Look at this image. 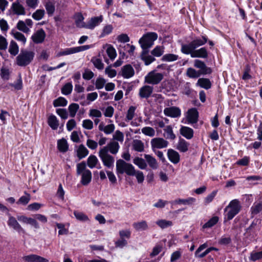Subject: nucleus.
<instances>
[{"label":"nucleus","mask_w":262,"mask_h":262,"mask_svg":"<svg viewBox=\"0 0 262 262\" xmlns=\"http://www.w3.org/2000/svg\"><path fill=\"white\" fill-rule=\"evenodd\" d=\"M156 224L162 229L166 228L172 225V222L170 221L160 220L156 222Z\"/></svg>","instance_id":"57"},{"label":"nucleus","mask_w":262,"mask_h":262,"mask_svg":"<svg viewBox=\"0 0 262 262\" xmlns=\"http://www.w3.org/2000/svg\"><path fill=\"white\" fill-rule=\"evenodd\" d=\"M26 195L21 196L17 201L16 203L17 204H21L23 205H26L31 199L30 194L25 192Z\"/></svg>","instance_id":"51"},{"label":"nucleus","mask_w":262,"mask_h":262,"mask_svg":"<svg viewBox=\"0 0 262 262\" xmlns=\"http://www.w3.org/2000/svg\"><path fill=\"white\" fill-rule=\"evenodd\" d=\"M179 56L173 54H166L164 55L162 57V60L164 61H173L178 59Z\"/></svg>","instance_id":"50"},{"label":"nucleus","mask_w":262,"mask_h":262,"mask_svg":"<svg viewBox=\"0 0 262 262\" xmlns=\"http://www.w3.org/2000/svg\"><path fill=\"white\" fill-rule=\"evenodd\" d=\"M242 206L239 201L237 199L232 200L228 206L224 209L225 219L228 221L231 220L241 211Z\"/></svg>","instance_id":"3"},{"label":"nucleus","mask_w":262,"mask_h":262,"mask_svg":"<svg viewBox=\"0 0 262 262\" xmlns=\"http://www.w3.org/2000/svg\"><path fill=\"white\" fill-rule=\"evenodd\" d=\"M45 10L43 9H37L32 14L33 19L36 20H39L42 19L45 15Z\"/></svg>","instance_id":"58"},{"label":"nucleus","mask_w":262,"mask_h":262,"mask_svg":"<svg viewBox=\"0 0 262 262\" xmlns=\"http://www.w3.org/2000/svg\"><path fill=\"white\" fill-rule=\"evenodd\" d=\"M262 211V201L255 202L250 208L251 217H253L255 215Z\"/></svg>","instance_id":"25"},{"label":"nucleus","mask_w":262,"mask_h":262,"mask_svg":"<svg viewBox=\"0 0 262 262\" xmlns=\"http://www.w3.org/2000/svg\"><path fill=\"white\" fill-rule=\"evenodd\" d=\"M133 226L137 231L145 230L148 229V225L145 221L134 223Z\"/></svg>","instance_id":"36"},{"label":"nucleus","mask_w":262,"mask_h":262,"mask_svg":"<svg viewBox=\"0 0 262 262\" xmlns=\"http://www.w3.org/2000/svg\"><path fill=\"white\" fill-rule=\"evenodd\" d=\"M89 152L88 149L83 144H80L77 150V156L79 159H82L89 154Z\"/></svg>","instance_id":"29"},{"label":"nucleus","mask_w":262,"mask_h":262,"mask_svg":"<svg viewBox=\"0 0 262 262\" xmlns=\"http://www.w3.org/2000/svg\"><path fill=\"white\" fill-rule=\"evenodd\" d=\"M163 79V75L160 73H156L155 70L148 73L145 77V81L148 84L153 85L158 84Z\"/></svg>","instance_id":"7"},{"label":"nucleus","mask_w":262,"mask_h":262,"mask_svg":"<svg viewBox=\"0 0 262 262\" xmlns=\"http://www.w3.org/2000/svg\"><path fill=\"white\" fill-rule=\"evenodd\" d=\"M35 53L32 51L21 49L20 53L16 58V63L20 67H26L33 61Z\"/></svg>","instance_id":"2"},{"label":"nucleus","mask_w":262,"mask_h":262,"mask_svg":"<svg viewBox=\"0 0 262 262\" xmlns=\"http://www.w3.org/2000/svg\"><path fill=\"white\" fill-rule=\"evenodd\" d=\"M150 144L152 150L155 151V148L161 149L166 147L168 142L163 138H155L151 139Z\"/></svg>","instance_id":"8"},{"label":"nucleus","mask_w":262,"mask_h":262,"mask_svg":"<svg viewBox=\"0 0 262 262\" xmlns=\"http://www.w3.org/2000/svg\"><path fill=\"white\" fill-rule=\"evenodd\" d=\"M163 47L157 46L151 51V54L154 56L160 57L163 54Z\"/></svg>","instance_id":"59"},{"label":"nucleus","mask_w":262,"mask_h":262,"mask_svg":"<svg viewBox=\"0 0 262 262\" xmlns=\"http://www.w3.org/2000/svg\"><path fill=\"white\" fill-rule=\"evenodd\" d=\"M142 132L145 135L153 137L155 134V130L151 127H145L142 129Z\"/></svg>","instance_id":"62"},{"label":"nucleus","mask_w":262,"mask_h":262,"mask_svg":"<svg viewBox=\"0 0 262 262\" xmlns=\"http://www.w3.org/2000/svg\"><path fill=\"white\" fill-rule=\"evenodd\" d=\"M7 224L9 227L12 228L18 233L25 234L26 233L25 230L23 228L21 225L17 222L16 218L14 216H9L7 221Z\"/></svg>","instance_id":"9"},{"label":"nucleus","mask_w":262,"mask_h":262,"mask_svg":"<svg viewBox=\"0 0 262 262\" xmlns=\"http://www.w3.org/2000/svg\"><path fill=\"white\" fill-rule=\"evenodd\" d=\"M57 148L61 152H66L68 150L69 145L65 139L62 138L57 141Z\"/></svg>","instance_id":"27"},{"label":"nucleus","mask_w":262,"mask_h":262,"mask_svg":"<svg viewBox=\"0 0 262 262\" xmlns=\"http://www.w3.org/2000/svg\"><path fill=\"white\" fill-rule=\"evenodd\" d=\"M121 75L124 78H129L134 75L135 71L130 64H126L121 68Z\"/></svg>","instance_id":"16"},{"label":"nucleus","mask_w":262,"mask_h":262,"mask_svg":"<svg viewBox=\"0 0 262 262\" xmlns=\"http://www.w3.org/2000/svg\"><path fill=\"white\" fill-rule=\"evenodd\" d=\"M73 85L71 83L65 84L61 89V93L64 95L70 94L72 91Z\"/></svg>","instance_id":"54"},{"label":"nucleus","mask_w":262,"mask_h":262,"mask_svg":"<svg viewBox=\"0 0 262 262\" xmlns=\"http://www.w3.org/2000/svg\"><path fill=\"white\" fill-rule=\"evenodd\" d=\"M48 124L52 129L55 130L59 126V121L55 115H51L48 119Z\"/></svg>","instance_id":"28"},{"label":"nucleus","mask_w":262,"mask_h":262,"mask_svg":"<svg viewBox=\"0 0 262 262\" xmlns=\"http://www.w3.org/2000/svg\"><path fill=\"white\" fill-rule=\"evenodd\" d=\"M180 133L182 136L188 140L192 139L194 135L193 130L191 128L185 126H181Z\"/></svg>","instance_id":"21"},{"label":"nucleus","mask_w":262,"mask_h":262,"mask_svg":"<svg viewBox=\"0 0 262 262\" xmlns=\"http://www.w3.org/2000/svg\"><path fill=\"white\" fill-rule=\"evenodd\" d=\"M19 51V47L17 43L14 40L10 42L9 47V52L13 56H16Z\"/></svg>","instance_id":"37"},{"label":"nucleus","mask_w":262,"mask_h":262,"mask_svg":"<svg viewBox=\"0 0 262 262\" xmlns=\"http://www.w3.org/2000/svg\"><path fill=\"white\" fill-rule=\"evenodd\" d=\"M73 214L76 219L80 222H86L89 221V219L87 215L82 212L78 210H74Z\"/></svg>","instance_id":"33"},{"label":"nucleus","mask_w":262,"mask_h":262,"mask_svg":"<svg viewBox=\"0 0 262 262\" xmlns=\"http://www.w3.org/2000/svg\"><path fill=\"white\" fill-rule=\"evenodd\" d=\"M208 40V38L207 36L203 35L201 37H196L195 39L193 40V42L195 45L196 48L200 46H202L205 45Z\"/></svg>","instance_id":"31"},{"label":"nucleus","mask_w":262,"mask_h":262,"mask_svg":"<svg viewBox=\"0 0 262 262\" xmlns=\"http://www.w3.org/2000/svg\"><path fill=\"white\" fill-rule=\"evenodd\" d=\"M133 146L135 151L142 152L144 150V144L141 140H135Z\"/></svg>","instance_id":"49"},{"label":"nucleus","mask_w":262,"mask_h":262,"mask_svg":"<svg viewBox=\"0 0 262 262\" xmlns=\"http://www.w3.org/2000/svg\"><path fill=\"white\" fill-rule=\"evenodd\" d=\"M46 37V33L42 29L37 30L32 36L31 39L35 43H42Z\"/></svg>","instance_id":"15"},{"label":"nucleus","mask_w":262,"mask_h":262,"mask_svg":"<svg viewBox=\"0 0 262 262\" xmlns=\"http://www.w3.org/2000/svg\"><path fill=\"white\" fill-rule=\"evenodd\" d=\"M165 134L164 137L167 139L174 140L176 138V135L174 134L172 128L170 125L166 126L164 129Z\"/></svg>","instance_id":"35"},{"label":"nucleus","mask_w":262,"mask_h":262,"mask_svg":"<svg viewBox=\"0 0 262 262\" xmlns=\"http://www.w3.org/2000/svg\"><path fill=\"white\" fill-rule=\"evenodd\" d=\"M76 48L75 47H72L70 48H67L64 49L63 51H61L59 52L56 54V57H60L62 56H66L68 55L74 53H76Z\"/></svg>","instance_id":"40"},{"label":"nucleus","mask_w":262,"mask_h":262,"mask_svg":"<svg viewBox=\"0 0 262 262\" xmlns=\"http://www.w3.org/2000/svg\"><path fill=\"white\" fill-rule=\"evenodd\" d=\"M216 193L217 190H214L208 194L204 199V203L206 205L211 202L216 195Z\"/></svg>","instance_id":"63"},{"label":"nucleus","mask_w":262,"mask_h":262,"mask_svg":"<svg viewBox=\"0 0 262 262\" xmlns=\"http://www.w3.org/2000/svg\"><path fill=\"white\" fill-rule=\"evenodd\" d=\"M102 20V15L92 17L86 25V28L89 29H93L96 26L99 25Z\"/></svg>","instance_id":"19"},{"label":"nucleus","mask_w":262,"mask_h":262,"mask_svg":"<svg viewBox=\"0 0 262 262\" xmlns=\"http://www.w3.org/2000/svg\"><path fill=\"white\" fill-rule=\"evenodd\" d=\"M79 108V106L77 103H72L68 107V110L70 113V116L71 117H74L76 115L77 112L78 111Z\"/></svg>","instance_id":"47"},{"label":"nucleus","mask_w":262,"mask_h":262,"mask_svg":"<svg viewBox=\"0 0 262 262\" xmlns=\"http://www.w3.org/2000/svg\"><path fill=\"white\" fill-rule=\"evenodd\" d=\"M45 7L48 15H53L55 10V3L52 1H48L45 4Z\"/></svg>","instance_id":"38"},{"label":"nucleus","mask_w":262,"mask_h":262,"mask_svg":"<svg viewBox=\"0 0 262 262\" xmlns=\"http://www.w3.org/2000/svg\"><path fill=\"white\" fill-rule=\"evenodd\" d=\"M134 163L141 169H144L147 167L145 161L141 158H135L134 159Z\"/></svg>","instance_id":"45"},{"label":"nucleus","mask_w":262,"mask_h":262,"mask_svg":"<svg viewBox=\"0 0 262 262\" xmlns=\"http://www.w3.org/2000/svg\"><path fill=\"white\" fill-rule=\"evenodd\" d=\"M11 10H12L13 14L17 15H24L26 14L25 8L18 2H15L12 4Z\"/></svg>","instance_id":"17"},{"label":"nucleus","mask_w":262,"mask_h":262,"mask_svg":"<svg viewBox=\"0 0 262 262\" xmlns=\"http://www.w3.org/2000/svg\"><path fill=\"white\" fill-rule=\"evenodd\" d=\"M144 158L150 168L157 169L158 168V164L156 159L150 155H144Z\"/></svg>","instance_id":"26"},{"label":"nucleus","mask_w":262,"mask_h":262,"mask_svg":"<svg viewBox=\"0 0 262 262\" xmlns=\"http://www.w3.org/2000/svg\"><path fill=\"white\" fill-rule=\"evenodd\" d=\"M208 57V52L205 47H202L196 50L191 54L192 58H207Z\"/></svg>","instance_id":"20"},{"label":"nucleus","mask_w":262,"mask_h":262,"mask_svg":"<svg viewBox=\"0 0 262 262\" xmlns=\"http://www.w3.org/2000/svg\"><path fill=\"white\" fill-rule=\"evenodd\" d=\"M196 199L194 198L189 197L186 199H179L174 201V203L178 204L191 205L194 204Z\"/></svg>","instance_id":"34"},{"label":"nucleus","mask_w":262,"mask_h":262,"mask_svg":"<svg viewBox=\"0 0 262 262\" xmlns=\"http://www.w3.org/2000/svg\"><path fill=\"white\" fill-rule=\"evenodd\" d=\"M11 34L15 39L21 42L24 45L26 43L27 39L23 34L19 32L16 31L14 30L11 31Z\"/></svg>","instance_id":"32"},{"label":"nucleus","mask_w":262,"mask_h":262,"mask_svg":"<svg viewBox=\"0 0 262 262\" xmlns=\"http://www.w3.org/2000/svg\"><path fill=\"white\" fill-rule=\"evenodd\" d=\"M86 163L84 161L78 163L76 165V174L81 176V183L84 186L88 185L92 180L91 171L86 169Z\"/></svg>","instance_id":"1"},{"label":"nucleus","mask_w":262,"mask_h":262,"mask_svg":"<svg viewBox=\"0 0 262 262\" xmlns=\"http://www.w3.org/2000/svg\"><path fill=\"white\" fill-rule=\"evenodd\" d=\"M119 147V144L117 142L112 141L103 148H105L106 149L107 153L110 151L111 154L115 155L118 152Z\"/></svg>","instance_id":"23"},{"label":"nucleus","mask_w":262,"mask_h":262,"mask_svg":"<svg viewBox=\"0 0 262 262\" xmlns=\"http://www.w3.org/2000/svg\"><path fill=\"white\" fill-rule=\"evenodd\" d=\"M99 156L105 167L108 168H111L114 167V158L107 153V150L105 148H102L99 150Z\"/></svg>","instance_id":"6"},{"label":"nucleus","mask_w":262,"mask_h":262,"mask_svg":"<svg viewBox=\"0 0 262 262\" xmlns=\"http://www.w3.org/2000/svg\"><path fill=\"white\" fill-rule=\"evenodd\" d=\"M106 53L111 60H114L117 56L116 50L112 45H109L107 47Z\"/></svg>","instance_id":"55"},{"label":"nucleus","mask_w":262,"mask_h":262,"mask_svg":"<svg viewBox=\"0 0 262 262\" xmlns=\"http://www.w3.org/2000/svg\"><path fill=\"white\" fill-rule=\"evenodd\" d=\"M56 227L59 229L58 231V234L59 235H67L68 234L69 231L68 229L65 228V225L62 223H56Z\"/></svg>","instance_id":"60"},{"label":"nucleus","mask_w":262,"mask_h":262,"mask_svg":"<svg viewBox=\"0 0 262 262\" xmlns=\"http://www.w3.org/2000/svg\"><path fill=\"white\" fill-rule=\"evenodd\" d=\"M98 162V160L97 157L95 156L92 155L90 156L87 160L88 165L90 168H93L95 167Z\"/></svg>","instance_id":"46"},{"label":"nucleus","mask_w":262,"mask_h":262,"mask_svg":"<svg viewBox=\"0 0 262 262\" xmlns=\"http://www.w3.org/2000/svg\"><path fill=\"white\" fill-rule=\"evenodd\" d=\"M168 158L170 162L176 164L179 162L180 158L179 153L172 149H169L167 151Z\"/></svg>","instance_id":"22"},{"label":"nucleus","mask_w":262,"mask_h":262,"mask_svg":"<svg viewBox=\"0 0 262 262\" xmlns=\"http://www.w3.org/2000/svg\"><path fill=\"white\" fill-rule=\"evenodd\" d=\"M16 28L18 30L25 33H29L30 31V28L26 26V23L23 20H19L16 25Z\"/></svg>","instance_id":"41"},{"label":"nucleus","mask_w":262,"mask_h":262,"mask_svg":"<svg viewBox=\"0 0 262 262\" xmlns=\"http://www.w3.org/2000/svg\"><path fill=\"white\" fill-rule=\"evenodd\" d=\"M113 27L111 25H107L105 26L102 30V32L101 33L100 37H103L105 35L110 34L113 31Z\"/></svg>","instance_id":"61"},{"label":"nucleus","mask_w":262,"mask_h":262,"mask_svg":"<svg viewBox=\"0 0 262 262\" xmlns=\"http://www.w3.org/2000/svg\"><path fill=\"white\" fill-rule=\"evenodd\" d=\"M153 87L145 85L142 86L139 91V96L141 99H148L151 96L153 92Z\"/></svg>","instance_id":"11"},{"label":"nucleus","mask_w":262,"mask_h":262,"mask_svg":"<svg viewBox=\"0 0 262 262\" xmlns=\"http://www.w3.org/2000/svg\"><path fill=\"white\" fill-rule=\"evenodd\" d=\"M158 38V34L155 32H149L144 34L139 40L141 46L145 48H150L154 45V42Z\"/></svg>","instance_id":"5"},{"label":"nucleus","mask_w":262,"mask_h":262,"mask_svg":"<svg viewBox=\"0 0 262 262\" xmlns=\"http://www.w3.org/2000/svg\"><path fill=\"white\" fill-rule=\"evenodd\" d=\"M261 259L262 251L259 252L253 251L250 253V256L249 257V259L252 261H256Z\"/></svg>","instance_id":"43"},{"label":"nucleus","mask_w":262,"mask_h":262,"mask_svg":"<svg viewBox=\"0 0 262 262\" xmlns=\"http://www.w3.org/2000/svg\"><path fill=\"white\" fill-rule=\"evenodd\" d=\"M56 112L62 119H66L68 117V112L64 108L56 109Z\"/></svg>","instance_id":"64"},{"label":"nucleus","mask_w":262,"mask_h":262,"mask_svg":"<svg viewBox=\"0 0 262 262\" xmlns=\"http://www.w3.org/2000/svg\"><path fill=\"white\" fill-rule=\"evenodd\" d=\"M136 110V107L134 106H131L129 107L125 118L126 121L132 120L134 118Z\"/></svg>","instance_id":"52"},{"label":"nucleus","mask_w":262,"mask_h":262,"mask_svg":"<svg viewBox=\"0 0 262 262\" xmlns=\"http://www.w3.org/2000/svg\"><path fill=\"white\" fill-rule=\"evenodd\" d=\"M219 221V217L216 216L211 217L203 226V228H209L214 226Z\"/></svg>","instance_id":"48"},{"label":"nucleus","mask_w":262,"mask_h":262,"mask_svg":"<svg viewBox=\"0 0 262 262\" xmlns=\"http://www.w3.org/2000/svg\"><path fill=\"white\" fill-rule=\"evenodd\" d=\"M23 259L27 262H48V260L36 254H30L23 257Z\"/></svg>","instance_id":"18"},{"label":"nucleus","mask_w":262,"mask_h":262,"mask_svg":"<svg viewBox=\"0 0 262 262\" xmlns=\"http://www.w3.org/2000/svg\"><path fill=\"white\" fill-rule=\"evenodd\" d=\"M250 161V158L249 156H244L242 159L237 160L235 164L242 166H247L249 165Z\"/></svg>","instance_id":"56"},{"label":"nucleus","mask_w":262,"mask_h":262,"mask_svg":"<svg viewBox=\"0 0 262 262\" xmlns=\"http://www.w3.org/2000/svg\"><path fill=\"white\" fill-rule=\"evenodd\" d=\"M186 75L191 78H197L201 76L199 71H196L192 68H189L187 70Z\"/></svg>","instance_id":"44"},{"label":"nucleus","mask_w":262,"mask_h":262,"mask_svg":"<svg viewBox=\"0 0 262 262\" xmlns=\"http://www.w3.org/2000/svg\"><path fill=\"white\" fill-rule=\"evenodd\" d=\"M196 47L195 46L194 43L192 40L188 44H183L181 45V51L184 54L188 55L190 54L191 57V54L192 53L196 50Z\"/></svg>","instance_id":"14"},{"label":"nucleus","mask_w":262,"mask_h":262,"mask_svg":"<svg viewBox=\"0 0 262 262\" xmlns=\"http://www.w3.org/2000/svg\"><path fill=\"white\" fill-rule=\"evenodd\" d=\"M68 101L66 98L62 97H59L53 101V106L55 107L58 106H65L67 105Z\"/></svg>","instance_id":"39"},{"label":"nucleus","mask_w":262,"mask_h":262,"mask_svg":"<svg viewBox=\"0 0 262 262\" xmlns=\"http://www.w3.org/2000/svg\"><path fill=\"white\" fill-rule=\"evenodd\" d=\"M197 84L206 90H208L211 87V83L208 78H200L198 80Z\"/></svg>","instance_id":"30"},{"label":"nucleus","mask_w":262,"mask_h":262,"mask_svg":"<svg viewBox=\"0 0 262 262\" xmlns=\"http://www.w3.org/2000/svg\"><path fill=\"white\" fill-rule=\"evenodd\" d=\"M164 114L165 116L171 118H178L181 115V110L176 106L166 107L164 110Z\"/></svg>","instance_id":"10"},{"label":"nucleus","mask_w":262,"mask_h":262,"mask_svg":"<svg viewBox=\"0 0 262 262\" xmlns=\"http://www.w3.org/2000/svg\"><path fill=\"white\" fill-rule=\"evenodd\" d=\"M17 219L20 222L31 225L35 229L39 228V225L35 219L28 217L25 215H18L17 216Z\"/></svg>","instance_id":"13"},{"label":"nucleus","mask_w":262,"mask_h":262,"mask_svg":"<svg viewBox=\"0 0 262 262\" xmlns=\"http://www.w3.org/2000/svg\"><path fill=\"white\" fill-rule=\"evenodd\" d=\"M116 172L118 174L125 173L128 176H134L135 167L132 164L119 159L116 162Z\"/></svg>","instance_id":"4"},{"label":"nucleus","mask_w":262,"mask_h":262,"mask_svg":"<svg viewBox=\"0 0 262 262\" xmlns=\"http://www.w3.org/2000/svg\"><path fill=\"white\" fill-rule=\"evenodd\" d=\"M189 145V143L186 140L180 137L177 145V149L180 152H185L188 151Z\"/></svg>","instance_id":"24"},{"label":"nucleus","mask_w":262,"mask_h":262,"mask_svg":"<svg viewBox=\"0 0 262 262\" xmlns=\"http://www.w3.org/2000/svg\"><path fill=\"white\" fill-rule=\"evenodd\" d=\"M83 19L82 15L81 13L78 14L75 20V24L77 27L86 28V24L83 21Z\"/></svg>","instance_id":"53"},{"label":"nucleus","mask_w":262,"mask_h":262,"mask_svg":"<svg viewBox=\"0 0 262 262\" xmlns=\"http://www.w3.org/2000/svg\"><path fill=\"white\" fill-rule=\"evenodd\" d=\"M199 112L195 107L190 108L187 111V120L189 123H196L198 121Z\"/></svg>","instance_id":"12"},{"label":"nucleus","mask_w":262,"mask_h":262,"mask_svg":"<svg viewBox=\"0 0 262 262\" xmlns=\"http://www.w3.org/2000/svg\"><path fill=\"white\" fill-rule=\"evenodd\" d=\"M91 61L93 63L94 67L99 70H101L104 68V64L102 60L96 57L92 58Z\"/></svg>","instance_id":"42"}]
</instances>
